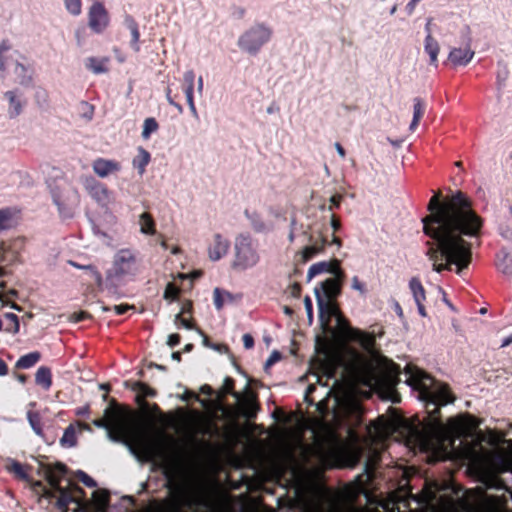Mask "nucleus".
<instances>
[{
    "instance_id": "1",
    "label": "nucleus",
    "mask_w": 512,
    "mask_h": 512,
    "mask_svg": "<svg viewBox=\"0 0 512 512\" xmlns=\"http://www.w3.org/2000/svg\"><path fill=\"white\" fill-rule=\"evenodd\" d=\"M440 197V193H435L430 199V214L422 220L424 233L431 238L426 255L434 271L440 273L456 265V272L460 274L472 260L471 244L463 237L478 236L483 221L461 191L443 202Z\"/></svg>"
},
{
    "instance_id": "2",
    "label": "nucleus",
    "mask_w": 512,
    "mask_h": 512,
    "mask_svg": "<svg viewBox=\"0 0 512 512\" xmlns=\"http://www.w3.org/2000/svg\"><path fill=\"white\" fill-rule=\"evenodd\" d=\"M104 417V419L93 420V425L106 429L111 441L123 444L138 460L150 461L157 457H163V451L159 445L150 443L139 436H134L132 439L126 431L113 432L111 430L112 424H115L119 418L116 406L107 407L104 410Z\"/></svg>"
},
{
    "instance_id": "3",
    "label": "nucleus",
    "mask_w": 512,
    "mask_h": 512,
    "mask_svg": "<svg viewBox=\"0 0 512 512\" xmlns=\"http://www.w3.org/2000/svg\"><path fill=\"white\" fill-rule=\"evenodd\" d=\"M405 383L420 391L421 398L434 406H445L454 401L447 386L438 384L424 371L407 366L404 372Z\"/></svg>"
},
{
    "instance_id": "4",
    "label": "nucleus",
    "mask_w": 512,
    "mask_h": 512,
    "mask_svg": "<svg viewBox=\"0 0 512 512\" xmlns=\"http://www.w3.org/2000/svg\"><path fill=\"white\" fill-rule=\"evenodd\" d=\"M234 258L231 267L236 271L252 269L260 262L257 242L249 234H239L234 240Z\"/></svg>"
},
{
    "instance_id": "5",
    "label": "nucleus",
    "mask_w": 512,
    "mask_h": 512,
    "mask_svg": "<svg viewBox=\"0 0 512 512\" xmlns=\"http://www.w3.org/2000/svg\"><path fill=\"white\" fill-rule=\"evenodd\" d=\"M138 271L137 252L130 248L118 250L113 259V271L107 273L105 288L110 293H116V286L112 283L113 277L134 276Z\"/></svg>"
},
{
    "instance_id": "6",
    "label": "nucleus",
    "mask_w": 512,
    "mask_h": 512,
    "mask_svg": "<svg viewBox=\"0 0 512 512\" xmlns=\"http://www.w3.org/2000/svg\"><path fill=\"white\" fill-rule=\"evenodd\" d=\"M50 193L60 216L64 218L72 217L80 202L78 191L71 184L62 181L50 186Z\"/></svg>"
},
{
    "instance_id": "7",
    "label": "nucleus",
    "mask_w": 512,
    "mask_h": 512,
    "mask_svg": "<svg viewBox=\"0 0 512 512\" xmlns=\"http://www.w3.org/2000/svg\"><path fill=\"white\" fill-rule=\"evenodd\" d=\"M273 35V30L265 23H256L248 28L237 41L238 47L249 55H256L267 44Z\"/></svg>"
},
{
    "instance_id": "8",
    "label": "nucleus",
    "mask_w": 512,
    "mask_h": 512,
    "mask_svg": "<svg viewBox=\"0 0 512 512\" xmlns=\"http://www.w3.org/2000/svg\"><path fill=\"white\" fill-rule=\"evenodd\" d=\"M338 438L334 431L327 429L322 436H316L313 445L306 447L305 453L319 465H328L334 455Z\"/></svg>"
},
{
    "instance_id": "9",
    "label": "nucleus",
    "mask_w": 512,
    "mask_h": 512,
    "mask_svg": "<svg viewBox=\"0 0 512 512\" xmlns=\"http://www.w3.org/2000/svg\"><path fill=\"white\" fill-rule=\"evenodd\" d=\"M413 433L416 434L421 447L427 451H436L443 446L445 440V432L440 422L431 425L424 432L414 429Z\"/></svg>"
},
{
    "instance_id": "10",
    "label": "nucleus",
    "mask_w": 512,
    "mask_h": 512,
    "mask_svg": "<svg viewBox=\"0 0 512 512\" xmlns=\"http://www.w3.org/2000/svg\"><path fill=\"white\" fill-rule=\"evenodd\" d=\"M355 359L360 381L368 386L379 384L382 381L379 368L373 360H368L358 354L355 355Z\"/></svg>"
},
{
    "instance_id": "11",
    "label": "nucleus",
    "mask_w": 512,
    "mask_h": 512,
    "mask_svg": "<svg viewBox=\"0 0 512 512\" xmlns=\"http://www.w3.org/2000/svg\"><path fill=\"white\" fill-rule=\"evenodd\" d=\"M81 182L86 192L98 205L106 207L109 204L110 191L105 184L99 182L92 176L83 177Z\"/></svg>"
},
{
    "instance_id": "12",
    "label": "nucleus",
    "mask_w": 512,
    "mask_h": 512,
    "mask_svg": "<svg viewBox=\"0 0 512 512\" xmlns=\"http://www.w3.org/2000/svg\"><path fill=\"white\" fill-rule=\"evenodd\" d=\"M233 397L237 401L239 413L243 418L251 420L256 417L259 406L256 395L249 389V384H246L244 395L234 393Z\"/></svg>"
},
{
    "instance_id": "13",
    "label": "nucleus",
    "mask_w": 512,
    "mask_h": 512,
    "mask_svg": "<svg viewBox=\"0 0 512 512\" xmlns=\"http://www.w3.org/2000/svg\"><path fill=\"white\" fill-rule=\"evenodd\" d=\"M314 295L319 310V320L321 326L326 330L329 327L330 319L332 317H336L340 312L338 308L333 304L332 300L324 299L318 287L314 289Z\"/></svg>"
},
{
    "instance_id": "14",
    "label": "nucleus",
    "mask_w": 512,
    "mask_h": 512,
    "mask_svg": "<svg viewBox=\"0 0 512 512\" xmlns=\"http://www.w3.org/2000/svg\"><path fill=\"white\" fill-rule=\"evenodd\" d=\"M465 47L452 48L449 52L448 59L455 66H466L474 57L475 52L471 49L470 28H465Z\"/></svg>"
},
{
    "instance_id": "15",
    "label": "nucleus",
    "mask_w": 512,
    "mask_h": 512,
    "mask_svg": "<svg viewBox=\"0 0 512 512\" xmlns=\"http://www.w3.org/2000/svg\"><path fill=\"white\" fill-rule=\"evenodd\" d=\"M89 27L95 33H101L109 24V17L104 5L95 2L89 9Z\"/></svg>"
},
{
    "instance_id": "16",
    "label": "nucleus",
    "mask_w": 512,
    "mask_h": 512,
    "mask_svg": "<svg viewBox=\"0 0 512 512\" xmlns=\"http://www.w3.org/2000/svg\"><path fill=\"white\" fill-rule=\"evenodd\" d=\"M93 172L99 177V178H107L113 174H116L121 171L122 165L120 162L113 160V159H107V158H96L93 160L91 164Z\"/></svg>"
},
{
    "instance_id": "17",
    "label": "nucleus",
    "mask_w": 512,
    "mask_h": 512,
    "mask_svg": "<svg viewBox=\"0 0 512 512\" xmlns=\"http://www.w3.org/2000/svg\"><path fill=\"white\" fill-rule=\"evenodd\" d=\"M304 235L307 237L308 244L302 249L301 257L304 262H307L316 255L323 252L324 247L327 244V240L321 234L315 238L314 236L309 235L307 231H305Z\"/></svg>"
},
{
    "instance_id": "18",
    "label": "nucleus",
    "mask_w": 512,
    "mask_h": 512,
    "mask_svg": "<svg viewBox=\"0 0 512 512\" xmlns=\"http://www.w3.org/2000/svg\"><path fill=\"white\" fill-rule=\"evenodd\" d=\"M324 272L331 273L338 279L344 278V272L340 269L338 261H335V266L331 262L321 261L310 266L307 272V280L310 281L315 276Z\"/></svg>"
},
{
    "instance_id": "19",
    "label": "nucleus",
    "mask_w": 512,
    "mask_h": 512,
    "mask_svg": "<svg viewBox=\"0 0 512 512\" xmlns=\"http://www.w3.org/2000/svg\"><path fill=\"white\" fill-rule=\"evenodd\" d=\"M230 241L224 238L220 233L213 236L212 243L208 246V257L211 261H219L229 250Z\"/></svg>"
},
{
    "instance_id": "20",
    "label": "nucleus",
    "mask_w": 512,
    "mask_h": 512,
    "mask_svg": "<svg viewBox=\"0 0 512 512\" xmlns=\"http://www.w3.org/2000/svg\"><path fill=\"white\" fill-rule=\"evenodd\" d=\"M47 479L51 487L60 493V496L56 501V506L63 512H66L68 510V505L71 502H76V500L69 494L68 491L60 486L59 480L55 478L51 471H48Z\"/></svg>"
},
{
    "instance_id": "21",
    "label": "nucleus",
    "mask_w": 512,
    "mask_h": 512,
    "mask_svg": "<svg viewBox=\"0 0 512 512\" xmlns=\"http://www.w3.org/2000/svg\"><path fill=\"white\" fill-rule=\"evenodd\" d=\"M315 391H316V387L314 384L308 385V387L306 388L305 394H304V401L308 405H315L316 410L321 415H325L329 410L328 401H329V398L331 397V395L333 394V388H329L325 392V396L322 399H320L317 403H314L313 399L310 397V395L312 393H314Z\"/></svg>"
},
{
    "instance_id": "22",
    "label": "nucleus",
    "mask_w": 512,
    "mask_h": 512,
    "mask_svg": "<svg viewBox=\"0 0 512 512\" xmlns=\"http://www.w3.org/2000/svg\"><path fill=\"white\" fill-rule=\"evenodd\" d=\"M376 464H377L376 458H370L365 462L363 473L356 477L358 493L365 492L366 483L370 482L374 476V469H375Z\"/></svg>"
},
{
    "instance_id": "23",
    "label": "nucleus",
    "mask_w": 512,
    "mask_h": 512,
    "mask_svg": "<svg viewBox=\"0 0 512 512\" xmlns=\"http://www.w3.org/2000/svg\"><path fill=\"white\" fill-rule=\"evenodd\" d=\"M343 279L328 278L321 283L320 292L324 299H335L341 292V281Z\"/></svg>"
},
{
    "instance_id": "24",
    "label": "nucleus",
    "mask_w": 512,
    "mask_h": 512,
    "mask_svg": "<svg viewBox=\"0 0 512 512\" xmlns=\"http://www.w3.org/2000/svg\"><path fill=\"white\" fill-rule=\"evenodd\" d=\"M108 57H88L84 61L85 67L94 74H104L108 72Z\"/></svg>"
},
{
    "instance_id": "25",
    "label": "nucleus",
    "mask_w": 512,
    "mask_h": 512,
    "mask_svg": "<svg viewBox=\"0 0 512 512\" xmlns=\"http://www.w3.org/2000/svg\"><path fill=\"white\" fill-rule=\"evenodd\" d=\"M5 97L9 102L8 114L10 118H15L22 112V101L17 91L11 90L5 92Z\"/></svg>"
},
{
    "instance_id": "26",
    "label": "nucleus",
    "mask_w": 512,
    "mask_h": 512,
    "mask_svg": "<svg viewBox=\"0 0 512 512\" xmlns=\"http://www.w3.org/2000/svg\"><path fill=\"white\" fill-rule=\"evenodd\" d=\"M150 160V153L143 147H138L137 155L133 158L132 165L135 169H137L139 175H143L145 168L149 164Z\"/></svg>"
},
{
    "instance_id": "27",
    "label": "nucleus",
    "mask_w": 512,
    "mask_h": 512,
    "mask_svg": "<svg viewBox=\"0 0 512 512\" xmlns=\"http://www.w3.org/2000/svg\"><path fill=\"white\" fill-rule=\"evenodd\" d=\"M124 24L131 33V47L135 52H138L140 50V47L138 45L140 33L137 22L134 20L132 16L126 15L124 19Z\"/></svg>"
},
{
    "instance_id": "28",
    "label": "nucleus",
    "mask_w": 512,
    "mask_h": 512,
    "mask_svg": "<svg viewBox=\"0 0 512 512\" xmlns=\"http://www.w3.org/2000/svg\"><path fill=\"white\" fill-rule=\"evenodd\" d=\"M425 108H426V105L422 98L415 97L413 99V118H412V121L409 126L410 131H414L417 128V126L420 122V119L422 118V116L425 112Z\"/></svg>"
},
{
    "instance_id": "29",
    "label": "nucleus",
    "mask_w": 512,
    "mask_h": 512,
    "mask_svg": "<svg viewBox=\"0 0 512 512\" xmlns=\"http://www.w3.org/2000/svg\"><path fill=\"white\" fill-rule=\"evenodd\" d=\"M424 50L430 57V63L436 66L440 47L438 42L432 37L431 33H428L425 37Z\"/></svg>"
},
{
    "instance_id": "30",
    "label": "nucleus",
    "mask_w": 512,
    "mask_h": 512,
    "mask_svg": "<svg viewBox=\"0 0 512 512\" xmlns=\"http://www.w3.org/2000/svg\"><path fill=\"white\" fill-rule=\"evenodd\" d=\"M138 224L140 233L144 235H154L156 233L155 221L151 214L144 212L139 215Z\"/></svg>"
},
{
    "instance_id": "31",
    "label": "nucleus",
    "mask_w": 512,
    "mask_h": 512,
    "mask_svg": "<svg viewBox=\"0 0 512 512\" xmlns=\"http://www.w3.org/2000/svg\"><path fill=\"white\" fill-rule=\"evenodd\" d=\"M35 382L44 390H48L52 385V374L50 368L46 366L39 367L35 374Z\"/></svg>"
},
{
    "instance_id": "32",
    "label": "nucleus",
    "mask_w": 512,
    "mask_h": 512,
    "mask_svg": "<svg viewBox=\"0 0 512 512\" xmlns=\"http://www.w3.org/2000/svg\"><path fill=\"white\" fill-rule=\"evenodd\" d=\"M340 359H324L319 363L322 375L327 379H334L336 375L337 366L340 364Z\"/></svg>"
},
{
    "instance_id": "33",
    "label": "nucleus",
    "mask_w": 512,
    "mask_h": 512,
    "mask_svg": "<svg viewBox=\"0 0 512 512\" xmlns=\"http://www.w3.org/2000/svg\"><path fill=\"white\" fill-rule=\"evenodd\" d=\"M447 509L449 512H475L474 506L463 496L450 502Z\"/></svg>"
},
{
    "instance_id": "34",
    "label": "nucleus",
    "mask_w": 512,
    "mask_h": 512,
    "mask_svg": "<svg viewBox=\"0 0 512 512\" xmlns=\"http://www.w3.org/2000/svg\"><path fill=\"white\" fill-rule=\"evenodd\" d=\"M132 390L136 393V398L139 403L140 399L147 397L153 398L156 396V391L143 382H134Z\"/></svg>"
},
{
    "instance_id": "35",
    "label": "nucleus",
    "mask_w": 512,
    "mask_h": 512,
    "mask_svg": "<svg viewBox=\"0 0 512 512\" xmlns=\"http://www.w3.org/2000/svg\"><path fill=\"white\" fill-rule=\"evenodd\" d=\"M409 288L413 295L415 303H423L425 301V290L418 278L413 277L409 281Z\"/></svg>"
},
{
    "instance_id": "36",
    "label": "nucleus",
    "mask_w": 512,
    "mask_h": 512,
    "mask_svg": "<svg viewBox=\"0 0 512 512\" xmlns=\"http://www.w3.org/2000/svg\"><path fill=\"white\" fill-rule=\"evenodd\" d=\"M41 358L39 352H31L21 356L16 362V367L19 369H29L34 366Z\"/></svg>"
},
{
    "instance_id": "37",
    "label": "nucleus",
    "mask_w": 512,
    "mask_h": 512,
    "mask_svg": "<svg viewBox=\"0 0 512 512\" xmlns=\"http://www.w3.org/2000/svg\"><path fill=\"white\" fill-rule=\"evenodd\" d=\"M244 215L255 232L262 233L266 231L267 227L258 213L245 210Z\"/></svg>"
},
{
    "instance_id": "38",
    "label": "nucleus",
    "mask_w": 512,
    "mask_h": 512,
    "mask_svg": "<svg viewBox=\"0 0 512 512\" xmlns=\"http://www.w3.org/2000/svg\"><path fill=\"white\" fill-rule=\"evenodd\" d=\"M183 80L186 84V88L184 90L186 101L194 100V81H195V73L193 70H187L183 75Z\"/></svg>"
},
{
    "instance_id": "39",
    "label": "nucleus",
    "mask_w": 512,
    "mask_h": 512,
    "mask_svg": "<svg viewBox=\"0 0 512 512\" xmlns=\"http://www.w3.org/2000/svg\"><path fill=\"white\" fill-rule=\"evenodd\" d=\"M232 299L233 296L228 291L221 290L218 287L213 290L214 306L217 310H221L223 308L225 300L232 301Z\"/></svg>"
},
{
    "instance_id": "40",
    "label": "nucleus",
    "mask_w": 512,
    "mask_h": 512,
    "mask_svg": "<svg viewBox=\"0 0 512 512\" xmlns=\"http://www.w3.org/2000/svg\"><path fill=\"white\" fill-rule=\"evenodd\" d=\"M93 501L97 512H105L109 504V496L106 493L94 491Z\"/></svg>"
},
{
    "instance_id": "41",
    "label": "nucleus",
    "mask_w": 512,
    "mask_h": 512,
    "mask_svg": "<svg viewBox=\"0 0 512 512\" xmlns=\"http://www.w3.org/2000/svg\"><path fill=\"white\" fill-rule=\"evenodd\" d=\"M508 76H509L508 68L506 66H499V69H498L497 75H496V84H497V90H498L497 98H498V100L501 99V91L505 87L506 80L508 79Z\"/></svg>"
},
{
    "instance_id": "42",
    "label": "nucleus",
    "mask_w": 512,
    "mask_h": 512,
    "mask_svg": "<svg viewBox=\"0 0 512 512\" xmlns=\"http://www.w3.org/2000/svg\"><path fill=\"white\" fill-rule=\"evenodd\" d=\"M158 128H159V125H158L157 121L155 120V118H153V117L146 118L143 123V129H142V133H141L142 138L145 140L149 139L151 134L156 132L158 130Z\"/></svg>"
},
{
    "instance_id": "43",
    "label": "nucleus",
    "mask_w": 512,
    "mask_h": 512,
    "mask_svg": "<svg viewBox=\"0 0 512 512\" xmlns=\"http://www.w3.org/2000/svg\"><path fill=\"white\" fill-rule=\"evenodd\" d=\"M337 328L343 337H351L355 330H353L348 321L339 313L336 317Z\"/></svg>"
},
{
    "instance_id": "44",
    "label": "nucleus",
    "mask_w": 512,
    "mask_h": 512,
    "mask_svg": "<svg viewBox=\"0 0 512 512\" xmlns=\"http://www.w3.org/2000/svg\"><path fill=\"white\" fill-rule=\"evenodd\" d=\"M6 469L15 474L16 477L22 480H28V475L25 472L23 466L16 460L9 459V464L6 466Z\"/></svg>"
},
{
    "instance_id": "45",
    "label": "nucleus",
    "mask_w": 512,
    "mask_h": 512,
    "mask_svg": "<svg viewBox=\"0 0 512 512\" xmlns=\"http://www.w3.org/2000/svg\"><path fill=\"white\" fill-rule=\"evenodd\" d=\"M62 446L73 447L76 444L75 430L72 425L68 426L60 439Z\"/></svg>"
},
{
    "instance_id": "46",
    "label": "nucleus",
    "mask_w": 512,
    "mask_h": 512,
    "mask_svg": "<svg viewBox=\"0 0 512 512\" xmlns=\"http://www.w3.org/2000/svg\"><path fill=\"white\" fill-rule=\"evenodd\" d=\"M190 312H191V304L187 303L186 305H184L182 307L181 312L176 314V316H175V323L176 324L179 323L183 328H185L187 330L193 329L192 323L189 320L181 317L182 314L190 313Z\"/></svg>"
},
{
    "instance_id": "47",
    "label": "nucleus",
    "mask_w": 512,
    "mask_h": 512,
    "mask_svg": "<svg viewBox=\"0 0 512 512\" xmlns=\"http://www.w3.org/2000/svg\"><path fill=\"white\" fill-rule=\"evenodd\" d=\"M27 419L28 422L32 428V430L39 436L42 435V427H41V421L40 416L36 412L28 411L27 412Z\"/></svg>"
},
{
    "instance_id": "48",
    "label": "nucleus",
    "mask_w": 512,
    "mask_h": 512,
    "mask_svg": "<svg viewBox=\"0 0 512 512\" xmlns=\"http://www.w3.org/2000/svg\"><path fill=\"white\" fill-rule=\"evenodd\" d=\"M353 334L357 335V340L360 342L361 346L364 349H366V350L372 349V347L374 345L373 337L369 336L368 334L362 333L358 330H355Z\"/></svg>"
},
{
    "instance_id": "49",
    "label": "nucleus",
    "mask_w": 512,
    "mask_h": 512,
    "mask_svg": "<svg viewBox=\"0 0 512 512\" xmlns=\"http://www.w3.org/2000/svg\"><path fill=\"white\" fill-rule=\"evenodd\" d=\"M234 393H236L234 391V380L230 377H225L218 397L222 399L225 395L231 394L233 396Z\"/></svg>"
},
{
    "instance_id": "50",
    "label": "nucleus",
    "mask_w": 512,
    "mask_h": 512,
    "mask_svg": "<svg viewBox=\"0 0 512 512\" xmlns=\"http://www.w3.org/2000/svg\"><path fill=\"white\" fill-rule=\"evenodd\" d=\"M70 264L73 265L74 267L79 268V269L88 270L91 274H95L96 275V279H94V280H95L96 284L98 285V287H102L103 286L102 276H101L100 272L98 270H96V268L93 265L81 266V265H78V264H76L75 262H72V261H70Z\"/></svg>"
},
{
    "instance_id": "51",
    "label": "nucleus",
    "mask_w": 512,
    "mask_h": 512,
    "mask_svg": "<svg viewBox=\"0 0 512 512\" xmlns=\"http://www.w3.org/2000/svg\"><path fill=\"white\" fill-rule=\"evenodd\" d=\"M14 72L20 78L21 85H28L31 82V78L26 76V67L23 64L16 63Z\"/></svg>"
},
{
    "instance_id": "52",
    "label": "nucleus",
    "mask_w": 512,
    "mask_h": 512,
    "mask_svg": "<svg viewBox=\"0 0 512 512\" xmlns=\"http://www.w3.org/2000/svg\"><path fill=\"white\" fill-rule=\"evenodd\" d=\"M11 212L8 209H0V231L11 227Z\"/></svg>"
},
{
    "instance_id": "53",
    "label": "nucleus",
    "mask_w": 512,
    "mask_h": 512,
    "mask_svg": "<svg viewBox=\"0 0 512 512\" xmlns=\"http://www.w3.org/2000/svg\"><path fill=\"white\" fill-rule=\"evenodd\" d=\"M65 7L72 15H79L81 13V0H64Z\"/></svg>"
},
{
    "instance_id": "54",
    "label": "nucleus",
    "mask_w": 512,
    "mask_h": 512,
    "mask_svg": "<svg viewBox=\"0 0 512 512\" xmlns=\"http://www.w3.org/2000/svg\"><path fill=\"white\" fill-rule=\"evenodd\" d=\"M399 375L400 372L398 371V369L394 365H391L386 375L388 384L390 386H395L400 381Z\"/></svg>"
},
{
    "instance_id": "55",
    "label": "nucleus",
    "mask_w": 512,
    "mask_h": 512,
    "mask_svg": "<svg viewBox=\"0 0 512 512\" xmlns=\"http://www.w3.org/2000/svg\"><path fill=\"white\" fill-rule=\"evenodd\" d=\"M76 477L78 478V480H80L85 486L89 487V488H94L97 486V483L96 481L91 478L87 473H85L84 471L82 470H78L76 472Z\"/></svg>"
},
{
    "instance_id": "56",
    "label": "nucleus",
    "mask_w": 512,
    "mask_h": 512,
    "mask_svg": "<svg viewBox=\"0 0 512 512\" xmlns=\"http://www.w3.org/2000/svg\"><path fill=\"white\" fill-rule=\"evenodd\" d=\"M81 117L87 121H91L94 115V107L87 102L80 103Z\"/></svg>"
},
{
    "instance_id": "57",
    "label": "nucleus",
    "mask_w": 512,
    "mask_h": 512,
    "mask_svg": "<svg viewBox=\"0 0 512 512\" xmlns=\"http://www.w3.org/2000/svg\"><path fill=\"white\" fill-rule=\"evenodd\" d=\"M497 268L505 275L512 276V268L508 264V254L505 253L503 259L497 262Z\"/></svg>"
},
{
    "instance_id": "58",
    "label": "nucleus",
    "mask_w": 512,
    "mask_h": 512,
    "mask_svg": "<svg viewBox=\"0 0 512 512\" xmlns=\"http://www.w3.org/2000/svg\"><path fill=\"white\" fill-rule=\"evenodd\" d=\"M178 293L179 290L172 283H168L164 291V298L174 300L177 298Z\"/></svg>"
},
{
    "instance_id": "59",
    "label": "nucleus",
    "mask_w": 512,
    "mask_h": 512,
    "mask_svg": "<svg viewBox=\"0 0 512 512\" xmlns=\"http://www.w3.org/2000/svg\"><path fill=\"white\" fill-rule=\"evenodd\" d=\"M5 317L13 324V328L11 329V332L13 334L18 333L19 332V320H18L17 315L14 313H6ZM7 331H10V329H7Z\"/></svg>"
},
{
    "instance_id": "60",
    "label": "nucleus",
    "mask_w": 512,
    "mask_h": 512,
    "mask_svg": "<svg viewBox=\"0 0 512 512\" xmlns=\"http://www.w3.org/2000/svg\"><path fill=\"white\" fill-rule=\"evenodd\" d=\"M304 306L307 314V318L309 323H312L313 320V307H312V301L309 296H306L304 298Z\"/></svg>"
},
{
    "instance_id": "61",
    "label": "nucleus",
    "mask_w": 512,
    "mask_h": 512,
    "mask_svg": "<svg viewBox=\"0 0 512 512\" xmlns=\"http://www.w3.org/2000/svg\"><path fill=\"white\" fill-rule=\"evenodd\" d=\"M281 359V353L278 352V351H273L270 356L268 357V359L266 360L265 362V369H268L270 366H272L273 364H275L277 361H279Z\"/></svg>"
},
{
    "instance_id": "62",
    "label": "nucleus",
    "mask_w": 512,
    "mask_h": 512,
    "mask_svg": "<svg viewBox=\"0 0 512 512\" xmlns=\"http://www.w3.org/2000/svg\"><path fill=\"white\" fill-rule=\"evenodd\" d=\"M352 289L358 291L361 295H364L366 293L365 285L360 282L359 278L357 276H354L352 278Z\"/></svg>"
},
{
    "instance_id": "63",
    "label": "nucleus",
    "mask_w": 512,
    "mask_h": 512,
    "mask_svg": "<svg viewBox=\"0 0 512 512\" xmlns=\"http://www.w3.org/2000/svg\"><path fill=\"white\" fill-rule=\"evenodd\" d=\"M341 200H342L341 195H333L332 197H330V199H329L330 205L327 207V210L332 211L333 208H338L340 206Z\"/></svg>"
},
{
    "instance_id": "64",
    "label": "nucleus",
    "mask_w": 512,
    "mask_h": 512,
    "mask_svg": "<svg viewBox=\"0 0 512 512\" xmlns=\"http://www.w3.org/2000/svg\"><path fill=\"white\" fill-rule=\"evenodd\" d=\"M89 317V314L85 311H80V312H76V313H73L71 316H70V320L72 322H80V321H83L85 319H87Z\"/></svg>"
}]
</instances>
